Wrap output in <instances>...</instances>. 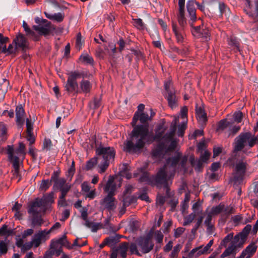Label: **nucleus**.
<instances>
[{"label":"nucleus","mask_w":258,"mask_h":258,"mask_svg":"<svg viewBox=\"0 0 258 258\" xmlns=\"http://www.w3.org/2000/svg\"><path fill=\"white\" fill-rule=\"evenodd\" d=\"M27 140L29 142L30 145L33 144L35 142V138L33 135V131L30 132H27Z\"/></svg>","instance_id":"59"},{"label":"nucleus","mask_w":258,"mask_h":258,"mask_svg":"<svg viewBox=\"0 0 258 258\" xmlns=\"http://www.w3.org/2000/svg\"><path fill=\"white\" fill-rule=\"evenodd\" d=\"M52 147L51 140L49 139H45L43 143L42 149L44 151H49Z\"/></svg>","instance_id":"44"},{"label":"nucleus","mask_w":258,"mask_h":258,"mask_svg":"<svg viewBox=\"0 0 258 258\" xmlns=\"http://www.w3.org/2000/svg\"><path fill=\"white\" fill-rule=\"evenodd\" d=\"M96 157L89 160L86 165L87 170L92 169L98 164L99 173H103L108 168L110 161L113 160L115 156L114 149L110 147H99L96 149Z\"/></svg>","instance_id":"4"},{"label":"nucleus","mask_w":258,"mask_h":258,"mask_svg":"<svg viewBox=\"0 0 258 258\" xmlns=\"http://www.w3.org/2000/svg\"><path fill=\"white\" fill-rule=\"evenodd\" d=\"M34 246L31 242V241L26 242L23 244V246L21 247V250L23 251H25L30 249L31 247Z\"/></svg>","instance_id":"63"},{"label":"nucleus","mask_w":258,"mask_h":258,"mask_svg":"<svg viewBox=\"0 0 258 258\" xmlns=\"http://www.w3.org/2000/svg\"><path fill=\"white\" fill-rule=\"evenodd\" d=\"M101 205L104 206L110 212L113 211L116 208L115 198L113 197V196L107 195L101 202Z\"/></svg>","instance_id":"18"},{"label":"nucleus","mask_w":258,"mask_h":258,"mask_svg":"<svg viewBox=\"0 0 258 258\" xmlns=\"http://www.w3.org/2000/svg\"><path fill=\"white\" fill-rule=\"evenodd\" d=\"M231 127V122L228 121L227 119L221 120L218 124V129L223 130L227 127Z\"/></svg>","instance_id":"39"},{"label":"nucleus","mask_w":258,"mask_h":258,"mask_svg":"<svg viewBox=\"0 0 258 258\" xmlns=\"http://www.w3.org/2000/svg\"><path fill=\"white\" fill-rule=\"evenodd\" d=\"M137 245L144 253L149 252L154 247V243L150 236L140 237L137 241Z\"/></svg>","instance_id":"11"},{"label":"nucleus","mask_w":258,"mask_h":258,"mask_svg":"<svg viewBox=\"0 0 258 258\" xmlns=\"http://www.w3.org/2000/svg\"><path fill=\"white\" fill-rule=\"evenodd\" d=\"M219 8L221 15L225 14L227 16L229 13V9L226 7L224 3H220L219 4Z\"/></svg>","instance_id":"53"},{"label":"nucleus","mask_w":258,"mask_h":258,"mask_svg":"<svg viewBox=\"0 0 258 258\" xmlns=\"http://www.w3.org/2000/svg\"><path fill=\"white\" fill-rule=\"evenodd\" d=\"M247 169V164L245 162L241 161L236 163L232 175L235 183H239L243 180Z\"/></svg>","instance_id":"8"},{"label":"nucleus","mask_w":258,"mask_h":258,"mask_svg":"<svg viewBox=\"0 0 258 258\" xmlns=\"http://www.w3.org/2000/svg\"><path fill=\"white\" fill-rule=\"evenodd\" d=\"M245 241L237 234L231 240L230 245L221 254V257L224 258L230 255H235L242 248Z\"/></svg>","instance_id":"7"},{"label":"nucleus","mask_w":258,"mask_h":258,"mask_svg":"<svg viewBox=\"0 0 258 258\" xmlns=\"http://www.w3.org/2000/svg\"><path fill=\"white\" fill-rule=\"evenodd\" d=\"M116 188V185L114 183V178L110 176L104 188V191L108 193V195L113 196Z\"/></svg>","instance_id":"20"},{"label":"nucleus","mask_w":258,"mask_h":258,"mask_svg":"<svg viewBox=\"0 0 258 258\" xmlns=\"http://www.w3.org/2000/svg\"><path fill=\"white\" fill-rule=\"evenodd\" d=\"M195 4V3L194 0L189 1L187 3V10L192 22H194L197 19Z\"/></svg>","instance_id":"22"},{"label":"nucleus","mask_w":258,"mask_h":258,"mask_svg":"<svg viewBox=\"0 0 258 258\" xmlns=\"http://www.w3.org/2000/svg\"><path fill=\"white\" fill-rule=\"evenodd\" d=\"M13 44H14L13 43V44H10L8 48V53L9 54L15 53L20 50L19 48L17 47L16 45L14 46Z\"/></svg>","instance_id":"57"},{"label":"nucleus","mask_w":258,"mask_h":258,"mask_svg":"<svg viewBox=\"0 0 258 258\" xmlns=\"http://www.w3.org/2000/svg\"><path fill=\"white\" fill-rule=\"evenodd\" d=\"M257 143H258V135L254 137L249 133L241 134L235 139L234 151L235 152L241 151L247 146L250 148Z\"/></svg>","instance_id":"5"},{"label":"nucleus","mask_w":258,"mask_h":258,"mask_svg":"<svg viewBox=\"0 0 258 258\" xmlns=\"http://www.w3.org/2000/svg\"><path fill=\"white\" fill-rule=\"evenodd\" d=\"M164 88L167 94L166 97L168 100L169 105L173 109L177 106V99L175 95V92L172 89V83L170 80H167L164 83Z\"/></svg>","instance_id":"10"},{"label":"nucleus","mask_w":258,"mask_h":258,"mask_svg":"<svg viewBox=\"0 0 258 258\" xmlns=\"http://www.w3.org/2000/svg\"><path fill=\"white\" fill-rule=\"evenodd\" d=\"M92 87V85L91 83L86 80H83L81 81V82L80 83V88H79V92H83V93H88L89 92L91 88Z\"/></svg>","instance_id":"26"},{"label":"nucleus","mask_w":258,"mask_h":258,"mask_svg":"<svg viewBox=\"0 0 258 258\" xmlns=\"http://www.w3.org/2000/svg\"><path fill=\"white\" fill-rule=\"evenodd\" d=\"M8 251V243L6 240H2L0 242V253L1 254L7 253Z\"/></svg>","instance_id":"51"},{"label":"nucleus","mask_w":258,"mask_h":258,"mask_svg":"<svg viewBox=\"0 0 258 258\" xmlns=\"http://www.w3.org/2000/svg\"><path fill=\"white\" fill-rule=\"evenodd\" d=\"M7 153L8 154L9 160L13 162L14 169L13 171V177L18 178V181H19L21 179L19 173V168L20 165L19 158L17 156H14V149L12 146H8Z\"/></svg>","instance_id":"9"},{"label":"nucleus","mask_w":258,"mask_h":258,"mask_svg":"<svg viewBox=\"0 0 258 258\" xmlns=\"http://www.w3.org/2000/svg\"><path fill=\"white\" fill-rule=\"evenodd\" d=\"M43 26H34L33 28L38 31L40 34L47 35L51 30L50 23L48 21L43 24Z\"/></svg>","instance_id":"21"},{"label":"nucleus","mask_w":258,"mask_h":258,"mask_svg":"<svg viewBox=\"0 0 258 258\" xmlns=\"http://www.w3.org/2000/svg\"><path fill=\"white\" fill-rule=\"evenodd\" d=\"M202 246H199L198 247L194 248L189 252L188 254V258H196L197 257L204 254V252L202 250Z\"/></svg>","instance_id":"29"},{"label":"nucleus","mask_w":258,"mask_h":258,"mask_svg":"<svg viewBox=\"0 0 258 258\" xmlns=\"http://www.w3.org/2000/svg\"><path fill=\"white\" fill-rule=\"evenodd\" d=\"M133 25L139 30H144L145 28V25L142 21V20L138 19H133Z\"/></svg>","instance_id":"38"},{"label":"nucleus","mask_w":258,"mask_h":258,"mask_svg":"<svg viewBox=\"0 0 258 258\" xmlns=\"http://www.w3.org/2000/svg\"><path fill=\"white\" fill-rule=\"evenodd\" d=\"M123 206L119 210V214L123 215L125 211L126 207L128 206L131 203L133 202L127 200V198H123Z\"/></svg>","instance_id":"45"},{"label":"nucleus","mask_w":258,"mask_h":258,"mask_svg":"<svg viewBox=\"0 0 258 258\" xmlns=\"http://www.w3.org/2000/svg\"><path fill=\"white\" fill-rule=\"evenodd\" d=\"M68 78L65 85L66 90L69 93L74 94L79 92V88L77 82L82 77V74L78 71H73L68 74Z\"/></svg>","instance_id":"6"},{"label":"nucleus","mask_w":258,"mask_h":258,"mask_svg":"<svg viewBox=\"0 0 258 258\" xmlns=\"http://www.w3.org/2000/svg\"><path fill=\"white\" fill-rule=\"evenodd\" d=\"M172 29L177 42L179 43L182 42L183 40V36L180 30L178 28L177 25L174 23L172 24Z\"/></svg>","instance_id":"30"},{"label":"nucleus","mask_w":258,"mask_h":258,"mask_svg":"<svg viewBox=\"0 0 258 258\" xmlns=\"http://www.w3.org/2000/svg\"><path fill=\"white\" fill-rule=\"evenodd\" d=\"M251 230V226L250 225H247L242 230V231L237 235L240 238H242L245 242L247 239V236Z\"/></svg>","instance_id":"32"},{"label":"nucleus","mask_w":258,"mask_h":258,"mask_svg":"<svg viewBox=\"0 0 258 258\" xmlns=\"http://www.w3.org/2000/svg\"><path fill=\"white\" fill-rule=\"evenodd\" d=\"M209 156L210 153L209 152L205 151L204 154L201 156L200 159L198 161H195L194 157L192 156L190 157L189 160L191 165L195 166V169L199 170L202 166V163L206 162L209 159Z\"/></svg>","instance_id":"15"},{"label":"nucleus","mask_w":258,"mask_h":258,"mask_svg":"<svg viewBox=\"0 0 258 258\" xmlns=\"http://www.w3.org/2000/svg\"><path fill=\"white\" fill-rule=\"evenodd\" d=\"M52 251H53V255L58 256L60 254L61 250L59 245H56V242H51L50 244Z\"/></svg>","instance_id":"43"},{"label":"nucleus","mask_w":258,"mask_h":258,"mask_svg":"<svg viewBox=\"0 0 258 258\" xmlns=\"http://www.w3.org/2000/svg\"><path fill=\"white\" fill-rule=\"evenodd\" d=\"M80 60L85 63L92 64L93 63V58L87 53L82 54L80 57Z\"/></svg>","instance_id":"36"},{"label":"nucleus","mask_w":258,"mask_h":258,"mask_svg":"<svg viewBox=\"0 0 258 258\" xmlns=\"http://www.w3.org/2000/svg\"><path fill=\"white\" fill-rule=\"evenodd\" d=\"M31 241L35 247H37L41 243V240L35 235H34Z\"/></svg>","instance_id":"61"},{"label":"nucleus","mask_w":258,"mask_h":258,"mask_svg":"<svg viewBox=\"0 0 258 258\" xmlns=\"http://www.w3.org/2000/svg\"><path fill=\"white\" fill-rule=\"evenodd\" d=\"M45 204L41 199H36L31 205L28 212L34 216L42 212H44L47 210Z\"/></svg>","instance_id":"12"},{"label":"nucleus","mask_w":258,"mask_h":258,"mask_svg":"<svg viewBox=\"0 0 258 258\" xmlns=\"http://www.w3.org/2000/svg\"><path fill=\"white\" fill-rule=\"evenodd\" d=\"M242 117V113L240 111H238L233 114V118L234 121L239 123L241 122Z\"/></svg>","instance_id":"60"},{"label":"nucleus","mask_w":258,"mask_h":258,"mask_svg":"<svg viewBox=\"0 0 258 258\" xmlns=\"http://www.w3.org/2000/svg\"><path fill=\"white\" fill-rule=\"evenodd\" d=\"M16 121L18 125L22 126L24 123V117L25 112L24 109L21 104L16 106Z\"/></svg>","instance_id":"19"},{"label":"nucleus","mask_w":258,"mask_h":258,"mask_svg":"<svg viewBox=\"0 0 258 258\" xmlns=\"http://www.w3.org/2000/svg\"><path fill=\"white\" fill-rule=\"evenodd\" d=\"M213 216H214V215L210 212L207 213V217L205 221V224L208 227V229L211 228L212 227L211 220Z\"/></svg>","instance_id":"52"},{"label":"nucleus","mask_w":258,"mask_h":258,"mask_svg":"<svg viewBox=\"0 0 258 258\" xmlns=\"http://www.w3.org/2000/svg\"><path fill=\"white\" fill-rule=\"evenodd\" d=\"M50 231L44 230L39 231L35 235L40 239V240H41V242H42V241L46 240L49 238L48 235Z\"/></svg>","instance_id":"35"},{"label":"nucleus","mask_w":258,"mask_h":258,"mask_svg":"<svg viewBox=\"0 0 258 258\" xmlns=\"http://www.w3.org/2000/svg\"><path fill=\"white\" fill-rule=\"evenodd\" d=\"M55 184L59 188L60 190L61 191V195L60 197V199L61 200V202H62L61 204L62 205V202H64V197L71 188L72 185L69 182H66V180L64 178H60L57 179L55 182Z\"/></svg>","instance_id":"13"},{"label":"nucleus","mask_w":258,"mask_h":258,"mask_svg":"<svg viewBox=\"0 0 258 258\" xmlns=\"http://www.w3.org/2000/svg\"><path fill=\"white\" fill-rule=\"evenodd\" d=\"M187 121L182 120V122L178 125V136L183 135L185 130L186 128Z\"/></svg>","instance_id":"47"},{"label":"nucleus","mask_w":258,"mask_h":258,"mask_svg":"<svg viewBox=\"0 0 258 258\" xmlns=\"http://www.w3.org/2000/svg\"><path fill=\"white\" fill-rule=\"evenodd\" d=\"M187 161L186 157H181L179 153L173 158L168 159L164 166L158 171L156 176L153 178L157 185L166 187L169 182L173 178L176 171H185V164Z\"/></svg>","instance_id":"1"},{"label":"nucleus","mask_w":258,"mask_h":258,"mask_svg":"<svg viewBox=\"0 0 258 258\" xmlns=\"http://www.w3.org/2000/svg\"><path fill=\"white\" fill-rule=\"evenodd\" d=\"M7 131L6 124L3 122H0V136L4 138L7 134Z\"/></svg>","instance_id":"56"},{"label":"nucleus","mask_w":258,"mask_h":258,"mask_svg":"<svg viewBox=\"0 0 258 258\" xmlns=\"http://www.w3.org/2000/svg\"><path fill=\"white\" fill-rule=\"evenodd\" d=\"M15 153L17 154V156L18 157V156H19L20 157L22 156V158H24V156L26 154V152H25V146L23 143H22V142L19 143V147L16 150Z\"/></svg>","instance_id":"37"},{"label":"nucleus","mask_w":258,"mask_h":258,"mask_svg":"<svg viewBox=\"0 0 258 258\" xmlns=\"http://www.w3.org/2000/svg\"><path fill=\"white\" fill-rule=\"evenodd\" d=\"M228 42L230 46L235 47L237 50L239 51V43L236 38L231 37L228 39Z\"/></svg>","instance_id":"42"},{"label":"nucleus","mask_w":258,"mask_h":258,"mask_svg":"<svg viewBox=\"0 0 258 258\" xmlns=\"http://www.w3.org/2000/svg\"><path fill=\"white\" fill-rule=\"evenodd\" d=\"M81 187H82V190L85 192H89L90 189V186L89 183L86 181L84 182L82 184Z\"/></svg>","instance_id":"62"},{"label":"nucleus","mask_w":258,"mask_h":258,"mask_svg":"<svg viewBox=\"0 0 258 258\" xmlns=\"http://www.w3.org/2000/svg\"><path fill=\"white\" fill-rule=\"evenodd\" d=\"M187 108L186 106H184L181 109L180 115L183 120L187 121Z\"/></svg>","instance_id":"55"},{"label":"nucleus","mask_w":258,"mask_h":258,"mask_svg":"<svg viewBox=\"0 0 258 258\" xmlns=\"http://www.w3.org/2000/svg\"><path fill=\"white\" fill-rule=\"evenodd\" d=\"M26 127H27V132H30V131H33V121H32L31 119L27 118L26 120Z\"/></svg>","instance_id":"58"},{"label":"nucleus","mask_w":258,"mask_h":258,"mask_svg":"<svg viewBox=\"0 0 258 258\" xmlns=\"http://www.w3.org/2000/svg\"><path fill=\"white\" fill-rule=\"evenodd\" d=\"M128 248V244L126 243H123L120 244L116 249V251L117 253L120 254L121 257L124 258L126 256V252Z\"/></svg>","instance_id":"28"},{"label":"nucleus","mask_w":258,"mask_h":258,"mask_svg":"<svg viewBox=\"0 0 258 258\" xmlns=\"http://www.w3.org/2000/svg\"><path fill=\"white\" fill-rule=\"evenodd\" d=\"M224 205L220 204L218 206L213 207L210 212L212 213L214 216H215L220 213L223 210H224Z\"/></svg>","instance_id":"40"},{"label":"nucleus","mask_w":258,"mask_h":258,"mask_svg":"<svg viewBox=\"0 0 258 258\" xmlns=\"http://www.w3.org/2000/svg\"><path fill=\"white\" fill-rule=\"evenodd\" d=\"M24 238L21 237L20 236H17L16 238V245L19 247H22L24 244V241L23 239Z\"/></svg>","instance_id":"64"},{"label":"nucleus","mask_w":258,"mask_h":258,"mask_svg":"<svg viewBox=\"0 0 258 258\" xmlns=\"http://www.w3.org/2000/svg\"><path fill=\"white\" fill-rule=\"evenodd\" d=\"M13 43L16 45L20 50H25L28 47V42L24 35L19 34L13 40Z\"/></svg>","instance_id":"16"},{"label":"nucleus","mask_w":258,"mask_h":258,"mask_svg":"<svg viewBox=\"0 0 258 258\" xmlns=\"http://www.w3.org/2000/svg\"><path fill=\"white\" fill-rule=\"evenodd\" d=\"M149 112V113L146 111L140 114L139 119L141 123H146L149 120H150L152 117L154 116L155 113L152 109H150Z\"/></svg>","instance_id":"23"},{"label":"nucleus","mask_w":258,"mask_h":258,"mask_svg":"<svg viewBox=\"0 0 258 258\" xmlns=\"http://www.w3.org/2000/svg\"><path fill=\"white\" fill-rule=\"evenodd\" d=\"M194 214H190L184 218L183 225H187L190 224L196 218Z\"/></svg>","instance_id":"50"},{"label":"nucleus","mask_w":258,"mask_h":258,"mask_svg":"<svg viewBox=\"0 0 258 258\" xmlns=\"http://www.w3.org/2000/svg\"><path fill=\"white\" fill-rule=\"evenodd\" d=\"M54 194L51 192L47 195L44 196L42 199H41L43 203L45 204L46 207L47 208L49 205L53 202Z\"/></svg>","instance_id":"33"},{"label":"nucleus","mask_w":258,"mask_h":258,"mask_svg":"<svg viewBox=\"0 0 258 258\" xmlns=\"http://www.w3.org/2000/svg\"><path fill=\"white\" fill-rule=\"evenodd\" d=\"M179 116H174L171 122L170 131L166 135L164 134L165 127L163 125L159 126L156 132L155 139L160 142L161 144L158 147L159 152H163L164 150H173L176 146V141L174 139L173 136L176 130V125L178 122Z\"/></svg>","instance_id":"3"},{"label":"nucleus","mask_w":258,"mask_h":258,"mask_svg":"<svg viewBox=\"0 0 258 258\" xmlns=\"http://www.w3.org/2000/svg\"><path fill=\"white\" fill-rule=\"evenodd\" d=\"M233 238V234L232 233H229L222 240L221 244L226 247L227 243L229 242H231Z\"/></svg>","instance_id":"48"},{"label":"nucleus","mask_w":258,"mask_h":258,"mask_svg":"<svg viewBox=\"0 0 258 258\" xmlns=\"http://www.w3.org/2000/svg\"><path fill=\"white\" fill-rule=\"evenodd\" d=\"M192 33L195 37L202 38L204 41H207L210 40L209 31L202 29L200 26L193 28Z\"/></svg>","instance_id":"17"},{"label":"nucleus","mask_w":258,"mask_h":258,"mask_svg":"<svg viewBox=\"0 0 258 258\" xmlns=\"http://www.w3.org/2000/svg\"><path fill=\"white\" fill-rule=\"evenodd\" d=\"M181 248V245L179 244L175 245L171 254H170V258H176L177 256V254L179 252L180 249Z\"/></svg>","instance_id":"49"},{"label":"nucleus","mask_w":258,"mask_h":258,"mask_svg":"<svg viewBox=\"0 0 258 258\" xmlns=\"http://www.w3.org/2000/svg\"><path fill=\"white\" fill-rule=\"evenodd\" d=\"M192 214L198 217L197 219L196 227L198 228L202 224L204 216L203 213V208L202 204L200 202L194 203L192 206Z\"/></svg>","instance_id":"14"},{"label":"nucleus","mask_w":258,"mask_h":258,"mask_svg":"<svg viewBox=\"0 0 258 258\" xmlns=\"http://www.w3.org/2000/svg\"><path fill=\"white\" fill-rule=\"evenodd\" d=\"M9 88V82L6 79L0 80V90L2 93L5 94Z\"/></svg>","instance_id":"34"},{"label":"nucleus","mask_w":258,"mask_h":258,"mask_svg":"<svg viewBox=\"0 0 258 258\" xmlns=\"http://www.w3.org/2000/svg\"><path fill=\"white\" fill-rule=\"evenodd\" d=\"M145 108V105L143 104H140L138 106V111L135 113V115L133 118L132 125H135L137 123L138 120L139 119V115L140 113L143 112V110Z\"/></svg>","instance_id":"31"},{"label":"nucleus","mask_w":258,"mask_h":258,"mask_svg":"<svg viewBox=\"0 0 258 258\" xmlns=\"http://www.w3.org/2000/svg\"><path fill=\"white\" fill-rule=\"evenodd\" d=\"M152 138L148 125H137L132 132L130 140L126 142L124 150L127 152L139 150L149 143Z\"/></svg>","instance_id":"2"},{"label":"nucleus","mask_w":258,"mask_h":258,"mask_svg":"<svg viewBox=\"0 0 258 258\" xmlns=\"http://www.w3.org/2000/svg\"><path fill=\"white\" fill-rule=\"evenodd\" d=\"M196 116L198 120L201 123H204L207 121V116L202 108H196Z\"/></svg>","instance_id":"27"},{"label":"nucleus","mask_w":258,"mask_h":258,"mask_svg":"<svg viewBox=\"0 0 258 258\" xmlns=\"http://www.w3.org/2000/svg\"><path fill=\"white\" fill-rule=\"evenodd\" d=\"M257 249V246L254 243H251L246 247L245 250L242 252L241 258L244 257L243 255H246V258L250 257L255 251Z\"/></svg>","instance_id":"24"},{"label":"nucleus","mask_w":258,"mask_h":258,"mask_svg":"<svg viewBox=\"0 0 258 258\" xmlns=\"http://www.w3.org/2000/svg\"><path fill=\"white\" fill-rule=\"evenodd\" d=\"M133 189V187L131 185H126L125 187V190L123 193L124 198H127V200L134 202V198L128 196V194L131 193Z\"/></svg>","instance_id":"41"},{"label":"nucleus","mask_w":258,"mask_h":258,"mask_svg":"<svg viewBox=\"0 0 258 258\" xmlns=\"http://www.w3.org/2000/svg\"><path fill=\"white\" fill-rule=\"evenodd\" d=\"M45 16L52 20L56 21L57 22H60L62 21L64 19V15L62 13H57L54 14H50L47 12H44Z\"/></svg>","instance_id":"25"},{"label":"nucleus","mask_w":258,"mask_h":258,"mask_svg":"<svg viewBox=\"0 0 258 258\" xmlns=\"http://www.w3.org/2000/svg\"><path fill=\"white\" fill-rule=\"evenodd\" d=\"M51 182L49 180H43L40 185V189L41 190L46 191L51 185Z\"/></svg>","instance_id":"46"},{"label":"nucleus","mask_w":258,"mask_h":258,"mask_svg":"<svg viewBox=\"0 0 258 258\" xmlns=\"http://www.w3.org/2000/svg\"><path fill=\"white\" fill-rule=\"evenodd\" d=\"M130 251L132 254L135 253L138 255H141L137 248V245L135 243H132L130 246Z\"/></svg>","instance_id":"54"}]
</instances>
